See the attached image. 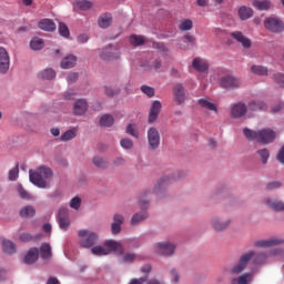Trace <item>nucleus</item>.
I'll list each match as a JSON object with an SVG mask.
<instances>
[{"instance_id": "obj_1", "label": "nucleus", "mask_w": 284, "mask_h": 284, "mask_svg": "<svg viewBox=\"0 0 284 284\" xmlns=\"http://www.w3.org/2000/svg\"><path fill=\"white\" fill-rule=\"evenodd\" d=\"M254 265H261L262 263H265L267 255L265 253H254V252H247L240 256V260L236 264H234L230 270L229 274L231 276H239V274H243L245 272V267H247V264L250 261H252Z\"/></svg>"}, {"instance_id": "obj_2", "label": "nucleus", "mask_w": 284, "mask_h": 284, "mask_svg": "<svg viewBox=\"0 0 284 284\" xmlns=\"http://www.w3.org/2000/svg\"><path fill=\"white\" fill-rule=\"evenodd\" d=\"M111 252H115V254H123L125 252V248H123V245L121 242H116L113 240H106L104 242L103 246H94L91 248V253L94 254V256H108Z\"/></svg>"}, {"instance_id": "obj_3", "label": "nucleus", "mask_w": 284, "mask_h": 284, "mask_svg": "<svg viewBox=\"0 0 284 284\" xmlns=\"http://www.w3.org/2000/svg\"><path fill=\"white\" fill-rule=\"evenodd\" d=\"M29 179L37 187L45 189L48 183L45 179H52V170L48 166H40L37 171H29Z\"/></svg>"}, {"instance_id": "obj_4", "label": "nucleus", "mask_w": 284, "mask_h": 284, "mask_svg": "<svg viewBox=\"0 0 284 284\" xmlns=\"http://www.w3.org/2000/svg\"><path fill=\"white\" fill-rule=\"evenodd\" d=\"M78 234L80 237L81 247H84L87 250L97 245V241H99V235L88 230H80Z\"/></svg>"}, {"instance_id": "obj_5", "label": "nucleus", "mask_w": 284, "mask_h": 284, "mask_svg": "<svg viewBox=\"0 0 284 284\" xmlns=\"http://www.w3.org/2000/svg\"><path fill=\"white\" fill-rule=\"evenodd\" d=\"M264 28L268 32H273L274 34H278L283 32L284 30V23L283 20H281L278 17H268L264 20Z\"/></svg>"}, {"instance_id": "obj_6", "label": "nucleus", "mask_w": 284, "mask_h": 284, "mask_svg": "<svg viewBox=\"0 0 284 284\" xmlns=\"http://www.w3.org/2000/svg\"><path fill=\"white\" fill-rule=\"evenodd\" d=\"M148 141H149V150H159V145H161V133L154 126L148 130Z\"/></svg>"}, {"instance_id": "obj_7", "label": "nucleus", "mask_w": 284, "mask_h": 284, "mask_svg": "<svg viewBox=\"0 0 284 284\" xmlns=\"http://www.w3.org/2000/svg\"><path fill=\"white\" fill-rule=\"evenodd\" d=\"M174 250H176V246L170 242H160L154 245V252L162 256H172Z\"/></svg>"}, {"instance_id": "obj_8", "label": "nucleus", "mask_w": 284, "mask_h": 284, "mask_svg": "<svg viewBox=\"0 0 284 284\" xmlns=\"http://www.w3.org/2000/svg\"><path fill=\"white\" fill-rule=\"evenodd\" d=\"M274 139H276V133L273 130L263 129V130L258 131L257 143L267 145L270 143H274Z\"/></svg>"}, {"instance_id": "obj_9", "label": "nucleus", "mask_w": 284, "mask_h": 284, "mask_svg": "<svg viewBox=\"0 0 284 284\" xmlns=\"http://www.w3.org/2000/svg\"><path fill=\"white\" fill-rule=\"evenodd\" d=\"M58 223L60 230L68 231L70 227V214L67 207H61L58 213Z\"/></svg>"}, {"instance_id": "obj_10", "label": "nucleus", "mask_w": 284, "mask_h": 284, "mask_svg": "<svg viewBox=\"0 0 284 284\" xmlns=\"http://www.w3.org/2000/svg\"><path fill=\"white\" fill-rule=\"evenodd\" d=\"M8 70H10V54L6 48L0 47V72L7 74Z\"/></svg>"}, {"instance_id": "obj_11", "label": "nucleus", "mask_w": 284, "mask_h": 284, "mask_svg": "<svg viewBox=\"0 0 284 284\" xmlns=\"http://www.w3.org/2000/svg\"><path fill=\"white\" fill-rule=\"evenodd\" d=\"M247 114V105L243 102L235 103L231 106V116L233 119H243Z\"/></svg>"}, {"instance_id": "obj_12", "label": "nucleus", "mask_w": 284, "mask_h": 284, "mask_svg": "<svg viewBox=\"0 0 284 284\" xmlns=\"http://www.w3.org/2000/svg\"><path fill=\"white\" fill-rule=\"evenodd\" d=\"M161 108H163V105L161 104V101L155 100L152 102L150 112H149V119H148V122L150 124L156 123V119H159V114H161Z\"/></svg>"}, {"instance_id": "obj_13", "label": "nucleus", "mask_w": 284, "mask_h": 284, "mask_svg": "<svg viewBox=\"0 0 284 284\" xmlns=\"http://www.w3.org/2000/svg\"><path fill=\"white\" fill-rule=\"evenodd\" d=\"M231 37H232V39L237 41V43H241V45L245 50H250V48H252V40H250V38L245 37V34H243V32H241V31H233L231 33Z\"/></svg>"}, {"instance_id": "obj_14", "label": "nucleus", "mask_w": 284, "mask_h": 284, "mask_svg": "<svg viewBox=\"0 0 284 284\" xmlns=\"http://www.w3.org/2000/svg\"><path fill=\"white\" fill-rule=\"evenodd\" d=\"M221 85H222V88H225L226 90H233L234 88L241 87V80H239V78H234L232 75H225L221 79Z\"/></svg>"}, {"instance_id": "obj_15", "label": "nucleus", "mask_w": 284, "mask_h": 284, "mask_svg": "<svg viewBox=\"0 0 284 284\" xmlns=\"http://www.w3.org/2000/svg\"><path fill=\"white\" fill-rule=\"evenodd\" d=\"M120 54L116 48L110 45L102 50L100 57L103 61H114V59H119Z\"/></svg>"}, {"instance_id": "obj_16", "label": "nucleus", "mask_w": 284, "mask_h": 284, "mask_svg": "<svg viewBox=\"0 0 284 284\" xmlns=\"http://www.w3.org/2000/svg\"><path fill=\"white\" fill-rule=\"evenodd\" d=\"M283 239L272 237L268 240H258L255 242V247H274V245H282Z\"/></svg>"}, {"instance_id": "obj_17", "label": "nucleus", "mask_w": 284, "mask_h": 284, "mask_svg": "<svg viewBox=\"0 0 284 284\" xmlns=\"http://www.w3.org/2000/svg\"><path fill=\"white\" fill-rule=\"evenodd\" d=\"M125 223V217L122 214H114L113 216V223L111 224V232L112 234H121V225Z\"/></svg>"}, {"instance_id": "obj_18", "label": "nucleus", "mask_w": 284, "mask_h": 284, "mask_svg": "<svg viewBox=\"0 0 284 284\" xmlns=\"http://www.w3.org/2000/svg\"><path fill=\"white\" fill-rule=\"evenodd\" d=\"M173 94L179 105H181V103H185V88L183 87V84H175L173 88Z\"/></svg>"}, {"instance_id": "obj_19", "label": "nucleus", "mask_w": 284, "mask_h": 284, "mask_svg": "<svg viewBox=\"0 0 284 284\" xmlns=\"http://www.w3.org/2000/svg\"><path fill=\"white\" fill-rule=\"evenodd\" d=\"M199 105L203 108V110H207L209 112H214L219 114V105L210 101L209 98H202L197 101Z\"/></svg>"}, {"instance_id": "obj_20", "label": "nucleus", "mask_w": 284, "mask_h": 284, "mask_svg": "<svg viewBox=\"0 0 284 284\" xmlns=\"http://www.w3.org/2000/svg\"><path fill=\"white\" fill-rule=\"evenodd\" d=\"M230 223H232L230 220L221 221L219 217H213L211 220V225L215 232H223L224 230H227V227H230Z\"/></svg>"}, {"instance_id": "obj_21", "label": "nucleus", "mask_w": 284, "mask_h": 284, "mask_svg": "<svg viewBox=\"0 0 284 284\" xmlns=\"http://www.w3.org/2000/svg\"><path fill=\"white\" fill-rule=\"evenodd\" d=\"M37 261H39V248L32 247L24 256L23 263H26V265H32V263H37Z\"/></svg>"}, {"instance_id": "obj_22", "label": "nucleus", "mask_w": 284, "mask_h": 284, "mask_svg": "<svg viewBox=\"0 0 284 284\" xmlns=\"http://www.w3.org/2000/svg\"><path fill=\"white\" fill-rule=\"evenodd\" d=\"M84 112H88V101L80 99L73 105V113L81 116Z\"/></svg>"}, {"instance_id": "obj_23", "label": "nucleus", "mask_w": 284, "mask_h": 284, "mask_svg": "<svg viewBox=\"0 0 284 284\" xmlns=\"http://www.w3.org/2000/svg\"><path fill=\"white\" fill-rule=\"evenodd\" d=\"M192 65L196 72H207V70H210V64H207V61L201 58H195Z\"/></svg>"}, {"instance_id": "obj_24", "label": "nucleus", "mask_w": 284, "mask_h": 284, "mask_svg": "<svg viewBox=\"0 0 284 284\" xmlns=\"http://www.w3.org/2000/svg\"><path fill=\"white\" fill-rule=\"evenodd\" d=\"M248 110L251 112H256L258 110L261 112H265V110H267V104L260 100H252L251 102H248Z\"/></svg>"}, {"instance_id": "obj_25", "label": "nucleus", "mask_w": 284, "mask_h": 284, "mask_svg": "<svg viewBox=\"0 0 284 284\" xmlns=\"http://www.w3.org/2000/svg\"><path fill=\"white\" fill-rule=\"evenodd\" d=\"M239 17L241 21H247L254 17V10L250 7L242 6L239 9Z\"/></svg>"}, {"instance_id": "obj_26", "label": "nucleus", "mask_w": 284, "mask_h": 284, "mask_svg": "<svg viewBox=\"0 0 284 284\" xmlns=\"http://www.w3.org/2000/svg\"><path fill=\"white\" fill-rule=\"evenodd\" d=\"M38 26L40 30H44L45 32H54V30H57V26L51 19H43Z\"/></svg>"}, {"instance_id": "obj_27", "label": "nucleus", "mask_w": 284, "mask_h": 284, "mask_svg": "<svg viewBox=\"0 0 284 284\" xmlns=\"http://www.w3.org/2000/svg\"><path fill=\"white\" fill-rule=\"evenodd\" d=\"M98 24L102 29L110 28V26L112 24V14L110 13L101 14L98 20Z\"/></svg>"}, {"instance_id": "obj_28", "label": "nucleus", "mask_w": 284, "mask_h": 284, "mask_svg": "<svg viewBox=\"0 0 284 284\" xmlns=\"http://www.w3.org/2000/svg\"><path fill=\"white\" fill-rule=\"evenodd\" d=\"M92 163L99 170H105L108 165H110V162L108 161V159L101 158L99 155L93 156Z\"/></svg>"}, {"instance_id": "obj_29", "label": "nucleus", "mask_w": 284, "mask_h": 284, "mask_svg": "<svg viewBox=\"0 0 284 284\" xmlns=\"http://www.w3.org/2000/svg\"><path fill=\"white\" fill-rule=\"evenodd\" d=\"M266 205L275 212H284V203L277 200L267 199Z\"/></svg>"}, {"instance_id": "obj_30", "label": "nucleus", "mask_w": 284, "mask_h": 284, "mask_svg": "<svg viewBox=\"0 0 284 284\" xmlns=\"http://www.w3.org/2000/svg\"><path fill=\"white\" fill-rule=\"evenodd\" d=\"M74 65H77V57L74 55H67L61 62L63 70H70V68H74Z\"/></svg>"}, {"instance_id": "obj_31", "label": "nucleus", "mask_w": 284, "mask_h": 284, "mask_svg": "<svg viewBox=\"0 0 284 284\" xmlns=\"http://www.w3.org/2000/svg\"><path fill=\"white\" fill-rule=\"evenodd\" d=\"M40 256L43 258V261H48V258H52V247L44 243L40 247Z\"/></svg>"}, {"instance_id": "obj_32", "label": "nucleus", "mask_w": 284, "mask_h": 284, "mask_svg": "<svg viewBox=\"0 0 284 284\" xmlns=\"http://www.w3.org/2000/svg\"><path fill=\"white\" fill-rule=\"evenodd\" d=\"M253 275L252 273H244L240 275L237 278L232 280V284H247L252 282Z\"/></svg>"}, {"instance_id": "obj_33", "label": "nucleus", "mask_w": 284, "mask_h": 284, "mask_svg": "<svg viewBox=\"0 0 284 284\" xmlns=\"http://www.w3.org/2000/svg\"><path fill=\"white\" fill-rule=\"evenodd\" d=\"M37 214V210H34V206L27 205L22 210H20V216L22 219H31V216H34Z\"/></svg>"}, {"instance_id": "obj_34", "label": "nucleus", "mask_w": 284, "mask_h": 284, "mask_svg": "<svg viewBox=\"0 0 284 284\" xmlns=\"http://www.w3.org/2000/svg\"><path fill=\"white\" fill-rule=\"evenodd\" d=\"M2 250L4 254H14V252H17V245H14L12 241L4 240L2 241Z\"/></svg>"}, {"instance_id": "obj_35", "label": "nucleus", "mask_w": 284, "mask_h": 284, "mask_svg": "<svg viewBox=\"0 0 284 284\" xmlns=\"http://www.w3.org/2000/svg\"><path fill=\"white\" fill-rule=\"evenodd\" d=\"M100 125H102V128H112V125H114V116L110 114L102 115L100 119Z\"/></svg>"}, {"instance_id": "obj_36", "label": "nucleus", "mask_w": 284, "mask_h": 284, "mask_svg": "<svg viewBox=\"0 0 284 284\" xmlns=\"http://www.w3.org/2000/svg\"><path fill=\"white\" fill-rule=\"evenodd\" d=\"M253 8H256V10H270V8H272V2H270V0H264V1L254 0Z\"/></svg>"}, {"instance_id": "obj_37", "label": "nucleus", "mask_w": 284, "mask_h": 284, "mask_svg": "<svg viewBox=\"0 0 284 284\" xmlns=\"http://www.w3.org/2000/svg\"><path fill=\"white\" fill-rule=\"evenodd\" d=\"M145 219H148V212L135 213L132 216L130 224L139 225V223H142V221H145Z\"/></svg>"}, {"instance_id": "obj_38", "label": "nucleus", "mask_w": 284, "mask_h": 284, "mask_svg": "<svg viewBox=\"0 0 284 284\" xmlns=\"http://www.w3.org/2000/svg\"><path fill=\"white\" fill-rule=\"evenodd\" d=\"M193 27H194V23L190 19L181 20L179 23V30H181V32H187L192 30Z\"/></svg>"}, {"instance_id": "obj_39", "label": "nucleus", "mask_w": 284, "mask_h": 284, "mask_svg": "<svg viewBox=\"0 0 284 284\" xmlns=\"http://www.w3.org/2000/svg\"><path fill=\"white\" fill-rule=\"evenodd\" d=\"M251 72H253V74H257L258 77H267L268 70H267V67L252 65Z\"/></svg>"}, {"instance_id": "obj_40", "label": "nucleus", "mask_w": 284, "mask_h": 284, "mask_svg": "<svg viewBox=\"0 0 284 284\" xmlns=\"http://www.w3.org/2000/svg\"><path fill=\"white\" fill-rule=\"evenodd\" d=\"M43 45H44V42H43V39L41 38H33L30 41L31 50H34V51L43 50Z\"/></svg>"}, {"instance_id": "obj_41", "label": "nucleus", "mask_w": 284, "mask_h": 284, "mask_svg": "<svg viewBox=\"0 0 284 284\" xmlns=\"http://www.w3.org/2000/svg\"><path fill=\"white\" fill-rule=\"evenodd\" d=\"M79 131L77 129H70L68 131H65L62 135H61V141H72V139L77 138V133Z\"/></svg>"}, {"instance_id": "obj_42", "label": "nucleus", "mask_w": 284, "mask_h": 284, "mask_svg": "<svg viewBox=\"0 0 284 284\" xmlns=\"http://www.w3.org/2000/svg\"><path fill=\"white\" fill-rule=\"evenodd\" d=\"M57 77V72L52 69H45L39 73L40 79H47L48 81L54 79Z\"/></svg>"}, {"instance_id": "obj_43", "label": "nucleus", "mask_w": 284, "mask_h": 284, "mask_svg": "<svg viewBox=\"0 0 284 284\" xmlns=\"http://www.w3.org/2000/svg\"><path fill=\"white\" fill-rule=\"evenodd\" d=\"M74 8H78V10L88 11L92 9V2L88 0L77 1Z\"/></svg>"}, {"instance_id": "obj_44", "label": "nucleus", "mask_w": 284, "mask_h": 284, "mask_svg": "<svg viewBox=\"0 0 284 284\" xmlns=\"http://www.w3.org/2000/svg\"><path fill=\"white\" fill-rule=\"evenodd\" d=\"M243 133L247 141H258V131L256 132L250 129H244Z\"/></svg>"}, {"instance_id": "obj_45", "label": "nucleus", "mask_w": 284, "mask_h": 284, "mask_svg": "<svg viewBox=\"0 0 284 284\" xmlns=\"http://www.w3.org/2000/svg\"><path fill=\"white\" fill-rule=\"evenodd\" d=\"M131 45H143L145 43V37L143 36H131L130 37Z\"/></svg>"}, {"instance_id": "obj_46", "label": "nucleus", "mask_w": 284, "mask_h": 284, "mask_svg": "<svg viewBox=\"0 0 284 284\" xmlns=\"http://www.w3.org/2000/svg\"><path fill=\"white\" fill-rule=\"evenodd\" d=\"M120 145L123 148V150H132L134 148V142L128 138H124L120 141Z\"/></svg>"}, {"instance_id": "obj_47", "label": "nucleus", "mask_w": 284, "mask_h": 284, "mask_svg": "<svg viewBox=\"0 0 284 284\" xmlns=\"http://www.w3.org/2000/svg\"><path fill=\"white\" fill-rule=\"evenodd\" d=\"M59 33L61 34V37H64V39H68V37H70V29H68V26H65V23H59Z\"/></svg>"}, {"instance_id": "obj_48", "label": "nucleus", "mask_w": 284, "mask_h": 284, "mask_svg": "<svg viewBox=\"0 0 284 284\" xmlns=\"http://www.w3.org/2000/svg\"><path fill=\"white\" fill-rule=\"evenodd\" d=\"M126 134L134 136V139H139V130L136 129L135 124H129L126 126Z\"/></svg>"}, {"instance_id": "obj_49", "label": "nucleus", "mask_w": 284, "mask_h": 284, "mask_svg": "<svg viewBox=\"0 0 284 284\" xmlns=\"http://www.w3.org/2000/svg\"><path fill=\"white\" fill-rule=\"evenodd\" d=\"M258 156L262 159V163L265 165L267 163V160L270 159V151L267 149H262L257 151Z\"/></svg>"}, {"instance_id": "obj_50", "label": "nucleus", "mask_w": 284, "mask_h": 284, "mask_svg": "<svg viewBox=\"0 0 284 284\" xmlns=\"http://www.w3.org/2000/svg\"><path fill=\"white\" fill-rule=\"evenodd\" d=\"M19 179V164L9 171V181H17Z\"/></svg>"}, {"instance_id": "obj_51", "label": "nucleus", "mask_w": 284, "mask_h": 284, "mask_svg": "<svg viewBox=\"0 0 284 284\" xmlns=\"http://www.w3.org/2000/svg\"><path fill=\"white\" fill-rule=\"evenodd\" d=\"M18 192L19 195L26 201H30V199H32V195H30V193H28V191H26L22 185H18Z\"/></svg>"}, {"instance_id": "obj_52", "label": "nucleus", "mask_w": 284, "mask_h": 284, "mask_svg": "<svg viewBox=\"0 0 284 284\" xmlns=\"http://www.w3.org/2000/svg\"><path fill=\"white\" fill-rule=\"evenodd\" d=\"M145 196H148V192H144L141 195V199H140V207H141V210H148V207H150V202L148 200H145Z\"/></svg>"}, {"instance_id": "obj_53", "label": "nucleus", "mask_w": 284, "mask_h": 284, "mask_svg": "<svg viewBox=\"0 0 284 284\" xmlns=\"http://www.w3.org/2000/svg\"><path fill=\"white\" fill-rule=\"evenodd\" d=\"M141 91L143 92V94H146V97H149L150 99L154 97V88L152 87L142 85Z\"/></svg>"}, {"instance_id": "obj_54", "label": "nucleus", "mask_w": 284, "mask_h": 284, "mask_svg": "<svg viewBox=\"0 0 284 284\" xmlns=\"http://www.w3.org/2000/svg\"><path fill=\"white\" fill-rule=\"evenodd\" d=\"M273 79H274L275 83H277V85H280V88H284V74L283 73H275L273 75Z\"/></svg>"}, {"instance_id": "obj_55", "label": "nucleus", "mask_w": 284, "mask_h": 284, "mask_svg": "<svg viewBox=\"0 0 284 284\" xmlns=\"http://www.w3.org/2000/svg\"><path fill=\"white\" fill-rule=\"evenodd\" d=\"M70 207H72V210H79V207H81V197H73L70 202Z\"/></svg>"}, {"instance_id": "obj_56", "label": "nucleus", "mask_w": 284, "mask_h": 284, "mask_svg": "<svg viewBox=\"0 0 284 284\" xmlns=\"http://www.w3.org/2000/svg\"><path fill=\"white\" fill-rule=\"evenodd\" d=\"M20 241H22V243H30V241H34V236H32L30 233H22L20 235Z\"/></svg>"}, {"instance_id": "obj_57", "label": "nucleus", "mask_w": 284, "mask_h": 284, "mask_svg": "<svg viewBox=\"0 0 284 284\" xmlns=\"http://www.w3.org/2000/svg\"><path fill=\"white\" fill-rule=\"evenodd\" d=\"M121 165H125V158L119 156L115 160H113L114 168H121Z\"/></svg>"}, {"instance_id": "obj_58", "label": "nucleus", "mask_w": 284, "mask_h": 284, "mask_svg": "<svg viewBox=\"0 0 284 284\" xmlns=\"http://www.w3.org/2000/svg\"><path fill=\"white\" fill-rule=\"evenodd\" d=\"M104 93L106 94V97H114L115 94H119V90H114L110 87H105Z\"/></svg>"}, {"instance_id": "obj_59", "label": "nucleus", "mask_w": 284, "mask_h": 284, "mask_svg": "<svg viewBox=\"0 0 284 284\" xmlns=\"http://www.w3.org/2000/svg\"><path fill=\"white\" fill-rule=\"evenodd\" d=\"M136 258V255L134 253H128L124 255L123 261L124 263H132Z\"/></svg>"}, {"instance_id": "obj_60", "label": "nucleus", "mask_w": 284, "mask_h": 284, "mask_svg": "<svg viewBox=\"0 0 284 284\" xmlns=\"http://www.w3.org/2000/svg\"><path fill=\"white\" fill-rule=\"evenodd\" d=\"M281 182H270L266 185V190H278V187H281Z\"/></svg>"}, {"instance_id": "obj_61", "label": "nucleus", "mask_w": 284, "mask_h": 284, "mask_svg": "<svg viewBox=\"0 0 284 284\" xmlns=\"http://www.w3.org/2000/svg\"><path fill=\"white\" fill-rule=\"evenodd\" d=\"M184 39H186L187 43H191V45H196V38H194V36L186 34Z\"/></svg>"}, {"instance_id": "obj_62", "label": "nucleus", "mask_w": 284, "mask_h": 284, "mask_svg": "<svg viewBox=\"0 0 284 284\" xmlns=\"http://www.w3.org/2000/svg\"><path fill=\"white\" fill-rule=\"evenodd\" d=\"M283 108H284V103H283V102H281V103H278L277 105L273 106V108H272L273 114H276V112H281V110H282Z\"/></svg>"}, {"instance_id": "obj_63", "label": "nucleus", "mask_w": 284, "mask_h": 284, "mask_svg": "<svg viewBox=\"0 0 284 284\" xmlns=\"http://www.w3.org/2000/svg\"><path fill=\"white\" fill-rule=\"evenodd\" d=\"M277 161H280V163H284V146H282L277 153Z\"/></svg>"}, {"instance_id": "obj_64", "label": "nucleus", "mask_w": 284, "mask_h": 284, "mask_svg": "<svg viewBox=\"0 0 284 284\" xmlns=\"http://www.w3.org/2000/svg\"><path fill=\"white\" fill-rule=\"evenodd\" d=\"M145 282V278H133L131 280L130 284H143Z\"/></svg>"}]
</instances>
